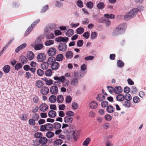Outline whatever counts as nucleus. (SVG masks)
Returning <instances> with one entry per match:
<instances>
[{"label": "nucleus", "mask_w": 146, "mask_h": 146, "mask_svg": "<svg viewBox=\"0 0 146 146\" xmlns=\"http://www.w3.org/2000/svg\"><path fill=\"white\" fill-rule=\"evenodd\" d=\"M53 129V125L50 123H48L40 126V130L42 131H51Z\"/></svg>", "instance_id": "7ed1b4c3"}, {"label": "nucleus", "mask_w": 146, "mask_h": 146, "mask_svg": "<svg viewBox=\"0 0 146 146\" xmlns=\"http://www.w3.org/2000/svg\"><path fill=\"white\" fill-rule=\"evenodd\" d=\"M74 34V31L72 29L68 30L66 33V35L68 37H70Z\"/></svg>", "instance_id": "bb28decb"}, {"label": "nucleus", "mask_w": 146, "mask_h": 146, "mask_svg": "<svg viewBox=\"0 0 146 146\" xmlns=\"http://www.w3.org/2000/svg\"><path fill=\"white\" fill-rule=\"evenodd\" d=\"M107 89L109 92L111 94L113 92H114V88L111 86H108L107 87Z\"/></svg>", "instance_id": "69168bd1"}, {"label": "nucleus", "mask_w": 146, "mask_h": 146, "mask_svg": "<svg viewBox=\"0 0 146 146\" xmlns=\"http://www.w3.org/2000/svg\"><path fill=\"white\" fill-rule=\"evenodd\" d=\"M43 47V45L42 44H36L34 46L35 49L38 50L41 49Z\"/></svg>", "instance_id": "603ef678"}, {"label": "nucleus", "mask_w": 146, "mask_h": 146, "mask_svg": "<svg viewBox=\"0 0 146 146\" xmlns=\"http://www.w3.org/2000/svg\"><path fill=\"white\" fill-rule=\"evenodd\" d=\"M123 105L125 107L129 108L131 106V104L129 101L126 100Z\"/></svg>", "instance_id": "a18cd8bd"}, {"label": "nucleus", "mask_w": 146, "mask_h": 146, "mask_svg": "<svg viewBox=\"0 0 146 146\" xmlns=\"http://www.w3.org/2000/svg\"><path fill=\"white\" fill-rule=\"evenodd\" d=\"M105 96L102 94H99L98 95L96 98L97 100L99 101H101L104 100Z\"/></svg>", "instance_id": "2f4dec72"}, {"label": "nucleus", "mask_w": 146, "mask_h": 146, "mask_svg": "<svg viewBox=\"0 0 146 146\" xmlns=\"http://www.w3.org/2000/svg\"><path fill=\"white\" fill-rule=\"evenodd\" d=\"M35 121L33 119H30L29 120V123L30 125L34 126L35 124Z\"/></svg>", "instance_id": "0e129e2a"}, {"label": "nucleus", "mask_w": 146, "mask_h": 146, "mask_svg": "<svg viewBox=\"0 0 146 146\" xmlns=\"http://www.w3.org/2000/svg\"><path fill=\"white\" fill-rule=\"evenodd\" d=\"M108 102L107 101H104L101 103V106L102 108H104L106 107L108 105Z\"/></svg>", "instance_id": "338daca9"}, {"label": "nucleus", "mask_w": 146, "mask_h": 146, "mask_svg": "<svg viewBox=\"0 0 146 146\" xmlns=\"http://www.w3.org/2000/svg\"><path fill=\"white\" fill-rule=\"evenodd\" d=\"M40 21L39 19L37 20L31 24V27H29L25 33V36H27L31 32L33 28Z\"/></svg>", "instance_id": "20e7f679"}, {"label": "nucleus", "mask_w": 146, "mask_h": 146, "mask_svg": "<svg viewBox=\"0 0 146 146\" xmlns=\"http://www.w3.org/2000/svg\"><path fill=\"white\" fill-rule=\"evenodd\" d=\"M97 36V34L95 32H93L92 33L90 38L91 39H94Z\"/></svg>", "instance_id": "5fc2aeb1"}, {"label": "nucleus", "mask_w": 146, "mask_h": 146, "mask_svg": "<svg viewBox=\"0 0 146 146\" xmlns=\"http://www.w3.org/2000/svg\"><path fill=\"white\" fill-rule=\"evenodd\" d=\"M78 80L75 77H73L71 80L70 84L73 86H77L78 84Z\"/></svg>", "instance_id": "2eb2a0df"}, {"label": "nucleus", "mask_w": 146, "mask_h": 146, "mask_svg": "<svg viewBox=\"0 0 146 146\" xmlns=\"http://www.w3.org/2000/svg\"><path fill=\"white\" fill-rule=\"evenodd\" d=\"M42 79L44 81L46 84L48 85H50L53 84V81L51 79H48L47 78L44 77L42 78Z\"/></svg>", "instance_id": "a211bd4d"}, {"label": "nucleus", "mask_w": 146, "mask_h": 146, "mask_svg": "<svg viewBox=\"0 0 146 146\" xmlns=\"http://www.w3.org/2000/svg\"><path fill=\"white\" fill-rule=\"evenodd\" d=\"M140 101V99L138 96H135L133 98V102L135 103L139 102Z\"/></svg>", "instance_id": "774afa93"}, {"label": "nucleus", "mask_w": 146, "mask_h": 146, "mask_svg": "<svg viewBox=\"0 0 146 146\" xmlns=\"http://www.w3.org/2000/svg\"><path fill=\"white\" fill-rule=\"evenodd\" d=\"M48 116L51 118H54L56 115V112L53 110H50L49 111L48 113Z\"/></svg>", "instance_id": "5701e85b"}, {"label": "nucleus", "mask_w": 146, "mask_h": 146, "mask_svg": "<svg viewBox=\"0 0 146 146\" xmlns=\"http://www.w3.org/2000/svg\"><path fill=\"white\" fill-rule=\"evenodd\" d=\"M64 58V55L61 54H59L56 56L55 58V60L57 61H62L63 60Z\"/></svg>", "instance_id": "393cba45"}, {"label": "nucleus", "mask_w": 146, "mask_h": 146, "mask_svg": "<svg viewBox=\"0 0 146 146\" xmlns=\"http://www.w3.org/2000/svg\"><path fill=\"white\" fill-rule=\"evenodd\" d=\"M55 61V60L54 58L51 57L48 58L46 62L48 64V65L49 64L51 66Z\"/></svg>", "instance_id": "c85d7f7f"}, {"label": "nucleus", "mask_w": 146, "mask_h": 146, "mask_svg": "<svg viewBox=\"0 0 146 146\" xmlns=\"http://www.w3.org/2000/svg\"><path fill=\"white\" fill-rule=\"evenodd\" d=\"M87 66L85 64H83L81 66V69L82 70L81 71L83 72L84 74H86V71H85L86 69Z\"/></svg>", "instance_id": "de8ad7c7"}, {"label": "nucleus", "mask_w": 146, "mask_h": 146, "mask_svg": "<svg viewBox=\"0 0 146 146\" xmlns=\"http://www.w3.org/2000/svg\"><path fill=\"white\" fill-rule=\"evenodd\" d=\"M60 66L59 63L56 62H54L51 66V68L53 70H57Z\"/></svg>", "instance_id": "ddd939ff"}, {"label": "nucleus", "mask_w": 146, "mask_h": 146, "mask_svg": "<svg viewBox=\"0 0 146 146\" xmlns=\"http://www.w3.org/2000/svg\"><path fill=\"white\" fill-rule=\"evenodd\" d=\"M127 27V24L125 23L121 24L118 25L112 33V35L113 36H116L119 35L121 34L125 31Z\"/></svg>", "instance_id": "f257e3e1"}, {"label": "nucleus", "mask_w": 146, "mask_h": 146, "mask_svg": "<svg viewBox=\"0 0 146 146\" xmlns=\"http://www.w3.org/2000/svg\"><path fill=\"white\" fill-rule=\"evenodd\" d=\"M54 135V133L51 131H48L46 133V136L48 138H50L52 137Z\"/></svg>", "instance_id": "864d4df0"}, {"label": "nucleus", "mask_w": 146, "mask_h": 146, "mask_svg": "<svg viewBox=\"0 0 146 146\" xmlns=\"http://www.w3.org/2000/svg\"><path fill=\"white\" fill-rule=\"evenodd\" d=\"M34 56L33 53L32 51H30L27 54V58L30 60H32Z\"/></svg>", "instance_id": "7c9ffc66"}, {"label": "nucleus", "mask_w": 146, "mask_h": 146, "mask_svg": "<svg viewBox=\"0 0 146 146\" xmlns=\"http://www.w3.org/2000/svg\"><path fill=\"white\" fill-rule=\"evenodd\" d=\"M66 78L64 76H62L60 77L55 76L54 77V79L56 80H58L60 82H63Z\"/></svg>", "instance_id": "f3484780"}, {"label": "nucleus", "mask_w": 146, "mask_h": 146, "mask_svg": "<svg viewBox=\"0 0 146 146\" xmlns=\"http://www.w3.org/2000/svg\"><path fill=\"white\" fill-rule=\"evenodd\" d=\"M89 106L92 109H96L98 107L97 103L95 101H92L89 104Z\"/></svg>", "instance_id": "dca6fc26"}, {"label": "nucleus", "mask_w": 146, "mask_h": 146, "mask_svg": "<svg viewBox=\"0 0 146 146\" xmlns=\"http://www.w3.org/2000/svg\"><path fill=\"white\" fill-rule=\"evenodd\" d=\"M53 128H54L56 129H58L61 127V124L57 122H55L54 123Z\"/></svg>", "instance_id": "ea45409f"}, {"label": "nucleus", "mask_w": 146, "mask_h": 146, "mask_svg": "<svg viewBox=\"0 0 146 146\" xmlns=\"http://www.w3.org/2000/svg\"><path fill=\"white\" fill-rule=\"evenodd\" d=\"M139 11V10L137 8H135L130 10L124 16V18L134 17Z\"/></svg>", "instance_id": "f03ea898"}, {"label": "nucleus", "mask_w": 146, "mask_h": 146, "mask_svg": "<svg viewBox=\"0 0 146 146\" xmlns=\"http://www.w3.org/2000/svg\"><path fill=\"white\" fill-rule=\"evenodd\" d=\"M66 114L68 116H70L72 117L74 116L75 113L72 111H66Z\"/></svg>", "instance_id": "6e6d98bb"}, {"label": "nucleus", "mask_w": 146, "mask_h": 146, "mask_svg": "<svg viewBox=\"0 0 146 146\" xmlns=\"http://www.w3.org/2000/svg\"><path fill=\"white\" fill-rule=\"evenodd\" d=\"M10 66L8 65H5L3 68V71L5 73H7L9 72L10 71Z\"/></svg>", "instance_id": "c756f323"}, {"label": "nucleus", "mask_w": 146, "mask_h": 146, "mask_svg": "<svg viewBox=\"0 0 146 146\" xmlns=\"http://www.w3.org/2000/svg\"><path fill=\"white\" fill-rule=\"evenodd\" d=\"M85 74H84L83 72L81 70H79L77 72H75L73 76V77H75L78 79H79L81 78Z\"/></svg>", "instance_id": "423d86ee"}, {"label": "nucleus", "mask_w": 146, "mask_h": 146, "mask_svg": "<svg viewBox=\"0 0 146 146\" xmlns=\"http://www.w3.org/2000/svg\"><path fill=\"white\" fill-rule=\"evenodd\" d=\"M22 66L23 65L21 63H18L15 64V69L16 70H17L21 68Z\"/></svg>", "instance_id": "79ce46f5"}, {"label": "nucleus", "mask_w": 146, "mask_h": 146, "mask_svg": "<svg viewBox=\"0 0 146 146\" xmlns=\"http://www.w3.org/2000/svg\"><path fill=\"white\" fill-rule=\"evenodd\" d=\"M91 141V139L89 137L87 138L83 142L82 145L85 146H87L90 143V142Z\"/></svg>", "instance_id": "72a5a7b5"}, {"label": "nucleus", "mask_w": 146, "mask_h": 146, "mask_svg": "<svg viewBox=\"0 0 146 146\" xmlns=\"http://www.w3.org/2000/svg\"><path fill=\"white\" fill-rule=\"evenodd\" d=\"M48 108V106L46 104L43 103L40 105L39 108L41 111L45 112L47 110Z\"/></svg>", "instance_id": "9d476101"}, {"label": "nucleus", "mask_w": 146, "mask_h": 146, "mask_svg": "<svg viewBox=\"0 0 146 146\" xmlns=\"http://www.w3.org/2000/svg\"><path fill=\"white\" fill-rule=\"evenodd\" d=\"M63 142V141L61 139H58L54 142V144L56 145H61Z\"/></svg>", "instance_id": "680f3d73"}, {"label": "nucleus", "mask_w": 146, "mask_h": 146, "mask_svg": "<svg viewBox=\"0 0 146 146\" xmlns=\"http://www.w3.org/2000/svg\"><path fill=\"white\" fill-rule=\"evenodd\" d=\"M114 93L116 94H118L121 92L122 89L120 86H116L114 88Z\"/></svg>", "instance_id": "4be33fe9"}, {"label": "nucleus", "mask_w": 146, "mask_h": 146, "mask_svg": "<svg viewBox=\"0 0 146 146\" xmlns=\"http://www.w3.org/2000/svg\"><path fill=\"white\" fill-rule=\"evenodd\" d=\"M125 99L126 100L129 101L131 100L132 97L130 94H127L124 96Z\"/></svg>", "instance_id": "052dcab7"}, {"label": "nucleus", "mask_w": 146, "mask_h": 146, "mask_svg": "<svg viewBox=\"0 0 146 146\" xmlns=\"http://www.w3.org/2000/svg\"><path fill=\"white\" fill-rule=\"evenodd\" d=\"M44 84L43 82L41 80H39L36 82V86L39 88H41Z\"/></svg>", "instance_id": "473e14b6"}, {"label": "nucleus", "mask_w": 146, "mask_h": 146, "mask_svg": "<svg viewBox=\"0 0 146 146\" xmlns=\"http://www.w3.org/2000/svg\"><path fill=\"white\" fill-rule=\"evenodd\" d=\"M19 60L21 63L23 64L27 63L28 61L27 58L24 56H21L20 57Z\"/></svg>", "instance_id": "6ab92c4d"}, {"label": "nucleus", "mask_w": 146, "mask_h": 146, "mask_svg": "<svg viewBox=\"0 0 146 146\" xmlns=\"http://www.w3.org/2000/svg\"><path fill=\"white\" fill-rule=\"evenodd\" d=\"M76 33L81 35L84 32V29L82 27H79L76 30Z\"/></svg>", "instance_id": "09e8293b"}, {"label": "nucleus", "mask_w": 146, "mask_h": 146, "mask_svg": "<svg viewBox=\"0 0 146 146\" xmlns=\"http://www.w3.org/2000/svg\"><path fill=\"white\" fill-rule=\"evenodd\" d=\"M49 66L48 64L46 62L42 63L40 65L41 68L43 70L47 69Z\"/></svg>", "instance_id": "a878e982"}, {"label": "nucleus", "mask_w": 146, "mask_h": 146, "mask_svg": "<svg viewBox=\"0 0 146 146\" xmlns=\"http://www.w3.org/2000/svg\"><path fill=\"white\" fill-rule=\"evenodd\" d=\"M116 98L118 101H123L125 99L124 96L121 94L118 95L117 96Z\"/></svg>", "instance_id": "f704fd0d"}, {"label": "nucleus", "mask_w": 146, "mask_h": 146, "mask_svg": "<svg viewBox=\"0 0 146 146\" xmlns=\"http://www.w3.org/2000/svg\"><path fill=\"white\" fill-rule=\"evenodd\" d=\"M56 50L55 48L51 47L49 48L47 51L48 54L50 56L52 57L55 55Z\"/></svg>", "instance_id": "6e6552de"}, {"label": "nucleus", "mask_w": 146, "mask_h": 146, "mask_svg": "<svg viewBox=\"0 0 146 146\" xmlns=\"http://www.w3.org/2000/svg\"><path fill=\"white\" fill-rule=\"evenodd\" d=\"M73 54L72 52L70 51H68L65 54L66 58L68 59H71L73 57Z\"/></svg>", "instance_id": "412c9836"}, {"label": "nucleus", "mask_w": 146, "mask_h": 146, "mask_svg": "<svg viewBox=\"0 0 146 146\" xmlns=\"http://www.w3.org/2000/svg\"><path fill=\"white\" fill-rule=\"evenodd\" d=\"M40 92L43 95H46L49 92V89L47 87H43L41 89Z\"/></svg>", "instance_id": "9b49d317"}, {"label": "nucleus", "mask_w": 146, "mask_h": 146, "mask_svg": "<svg viewBox=\"0 0 146 146\" xmlns=\"http://www.w3.org/2000/svg\"><path fill=\"white\" fill-rule=\"evenodd\" d=\"M52 74V71L50 69L46 70L45 72L46 75L47 76H50Z\"/></svg>", "instance_id": "8fccbe9b"}, {"label": "nucleus", "mask_w": 146, "mask_h": 146, "mask_svg": "<svg viewBox=\"0 0 146 146\" xmlns=\"http://www.w3.org/2000/svg\"><path fill=\"white\" fill-rule=\"evenodd\" d=\"M94 3L92 1H89L86 3V5L87 7L90 9H92L93 7Z\"/></svg>", "instance_id": "37998d69"}, {"label": "nucleus", "mask_w": 146, "mask_h": 146, "mask_svg": "<svg viewBox=\"0 0 146 146\" xmlns=\"http://www.w3.org/2000/svg\"><path fill=\"white\" fill-rule=\"evenodd\" d=\"M104 17L106 18H115V16L112 14L110 15L108 13L104 15Z\"/></svg>", "instance_id": "c03bdc74"}, {"label": "nucleus", "mask_w": 146, "mask_h": 146, "mask_svg": "<svg viewBox=\"0 0 146 146\" xmlns=\"http://www.w3.org/2000/svg\"><path fill=\"white\" fill-rule=\"evenodd\" d=\"M42 136V135L40 132H37L35 133L34 134V136L35 138H40Z\"/></svg>", "instance_id": "e2e57ef3"}, {"label": "nucleus", "mask_w": 146, "mask_h": 146, "mask_svg": "<svg viewBox=\"0 0 146 146\" xmlns=\"http://www.w3.org/2000/svg\"><path fill=\"white\" fill-rule=\"evenodd\" d=\"M49 100L51 103H54L56 101V97L54 95H52L49 97Z\"/></svg>", "instance_id": "cd10ccee"}, {"label": "nucleus", "mask_w": 146, "mask_h": 146, "mask_svg": "<svg viewBox=\"0 0 146 146\" xmlns=\"http://www.w3.org/2000/svg\"><path fill=\"white\" fill-rule=\"evenodd\" d=\"M46 56L43 53H39L37 56V59L39 62L43 61L46 59Z\"/></svg>", "instance_id": "1a4fd4ad"}, {"label": "nucleus", "mask_w": 146, "mask_h": 146, "mask_svg": "<svg viewBox=\"0 0 146 146\" xmlns=\"http://www.w3.org/2000/svg\"><path fill=\"white\" fill-rule=\"evenodd\" d=\"M40 143L42 144V145H46L47 142V139L45 137H42V136L39 139Z\"/></svg>", "instance_id": "b1692460"}, {"label": "nucleus", "mask_w": 146, "mask_h": 146, "mask_svg": "<svg viewBox=\"0 0 146 146\" xmlns=\"http://www.w3.org/2000/svg\"><path fill=\"white\" fill-rule=\"evenodd\" d=\"M83 40H80L78 41L77 43V45L78 47H81L83 45Z\"/></svg>", "instance_id": "bf43d9fd"}, {"label": "nucleus", "mask_w": 146, "mask_h": 146, "mask_svg": "<svg viewBox=\"0 0 146 146\" xmlns=\"http://www.w3.org/2000/svg\"><path fill=\"white\" fill-rule=\"evenodd\" d=\"M59 82H55L54 83V86H51L50 88V92L53 94H57L58 92V89L56 86L57 84H59Z\"/></svg>", "instance_id": "39448f33"}, {"label": "nucleus", "mask_w": 146, "mask_h": 146, "mask_svg": "<svg viewBox=\"0 0 146 146\" xmlns=\"http://www.w3.org/2000/svg\"><path fill=\"white\" fill-rule=\"evenodd\" d=\"M32 118L35 121H37L39 119V115L37 113H33L32 116Z\"/></svg>", "instance_id": "3c124183"}, {"label": "nucleus", "mask_w": 146, "mask_h": 146, "mask_svg": "<svg viewBox=\"0 0 146 146\" xmlns=\"http://www.w3.org/2000/svg\"><path fill=\"white\" fill-rule=\"evenodd\" d=\"M56 100L58 102L60 103H62L64 101V98L63 96L61 95H59L56 98Z\"/></svg>", "instance_id": "e433bc0d"}, {"label": "nucleus", "mask_w": 146, "mask_h": 146, "mask_svg": "<svg viewBox=\"0 0 146 146\" xmlns=\"http://www.w3.org/2000/svg\"><path fill=\"white\" fill-rule=\"evenodd\" d=\"M105 6L104 3L102 2L98 3L97 5L98 8L99 9H104Z\"/></svg>", "instance_id": "4c0bfd02"}, {"label": "nucleus", "mask_w": 146, "mask_h": 146, "mask_svg": "<svg viewBox=\"0 0 146 146\" xmlns=\"http://www.w3.org/2000/svg\"><path fill=\"white\" fill-rule=\"evenodd\" d=\"M73 139L75 141L77 140V139L78 137V131H75L73 133Z\"/></svg>", "instance_id": "49530a36"}, {"label": "nucleus", "mask_w": 146, "mask_h": 146, "mask_svg": "<svg viewBox=\"0 0 146 146\" xmlns=\"http://www.w3.org/2000/svg\"><path fill=\"white\" fill-rule=\"evenodd\" d=\"M27 46V44L26 43H24L21 45L19 46L16 49L15 51L16 53H18L21 50L25 48Z\"/></svg>", "instance_id": "aec40b11"}, {"label": "nucleus", "mask_w": 146, "mask_h": 146, "mask_svg": "<svg viewBox=\"0 0 146 146\" xmlns=\"http://www.w3.org/2000/svg\"><path fill=\"white\" fill-rule=\"evenodd\" d=\"M54 43V41L52 40H49L46 41L45 43V45L49 46L53 44Z\"/></svg>", "instance_id": "4d7b16f0"}, {"label": "nucleus", "mask_w": 146, "mask_h": 146, "mask_svg": "<svg viewBox=\"0 0 146 146\" xmlns=\"http://www.w3.org/2000/svg\"><path fill=\"white\" fill-rule=\"evenodd\" d=\"M58 48L60 51L64 52L66 50L67 46L64 43H60L58 46Z\"/></svg>", "instance_id": "0eeeda50"}, {"label": "nucleus", "mask_w": 146, "mask_h": 146, "mask_svg": "<svg viewBox=\"0 0 146 146\" xmlns=\"http://www.w3.org/2000/svg\"><path fill=\"white\" fill-rule=\"evenodd\" d=\"M100 22L105 23L107 27H109L111 24V21L109 19H98Z\"/></svg>", "instance_id": "f8f14e48"}, {"label": "nucleus", "mask_w": 146, "mask_h": 146, "mask_svg": "<svg viewBox=\"0 0 146 146\" xmlns=\"http://www.w3.org/2000/svg\"><path fill=\"white\" fill-rule=\"evenodd\" d=\"M73 118L70 116H67L64 118V121L65 123H71L73 121Z\"/></svg>", "instance_id": "4468645a"}, {"label": "nucleus", "mask_w": 146, "mask_h": 146, "mask_svg": "<svg viewBox=\"0 0 146 146\" xmlns=\"http://www.w3.org/2000/svg\"><path fill=\"white\" fill-rule=\"evenodd\" d=\"M117 65L118 67L121 68L124 65V63L121 60H118L117 62Z\"/></svg>", "instance_id": "a19ab883"}, {"label": "nucleus", "mask_w": 146, "mask_h": 146, "mask_svg": "<svg viewBox=\"0 0 146 146\" xmlns=\"http://www.w3.org/2000/svg\"><path fill=\"white\" fill-rule=\"evenodd\" d=\"M44 71L42 70L39 69L37 70V73L39 76H42L44 74Z\"/></svg>", "instance_id": "13d9d810"}, {"label": "nucleus", "mask_w": 146, "mask_h": 146, "mask_svg": "<svg viewBox=\"0 0 146 146\" xmlns=\"http://www.w3.org/2000/svg\"><path fill=\"white\" fill-rule=\"evenodd\" d=\"M40 143L38 139H34L33 141V145L34 146H38Z\"/></svg>", "instance_id": "58836bf2"}, {"label": "nucleus", "mask_w": 146, "mask_h": 146, "mask_svg": "<svg viewBox=\"0 0 146 146\" xmlns=\"http://www.w3.org/2000/svg\"><path fill=\"white\" fill-rule=\"evenodd\" d=\"M106 110L108 113H111L114 111V108L112 106L109 105L107 107Z\"/></svg>", "instance_id": "c9c22d12"}]
</instances>
